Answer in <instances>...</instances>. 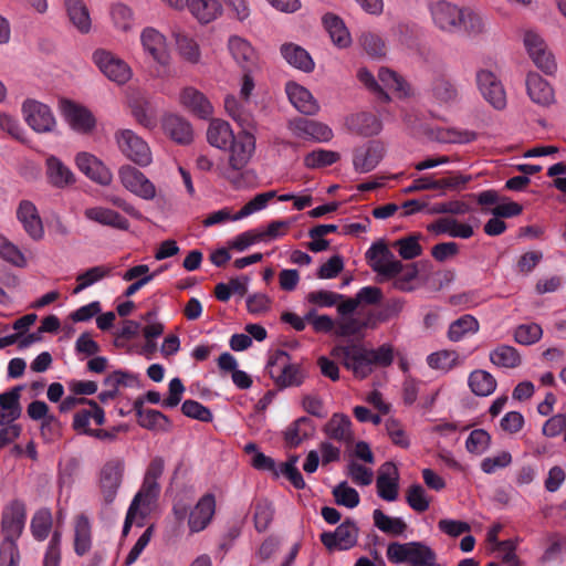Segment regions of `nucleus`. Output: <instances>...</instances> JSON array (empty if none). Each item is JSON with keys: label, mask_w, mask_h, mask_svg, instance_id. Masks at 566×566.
I'll return each instance as SVG.
<instances>
[{"label": "nucleus", "mask_w": 566, "mask_h": 566, "mask_svg": "<svg viewBox=\"0 0 566 566\" xmlns=\"http://www.w3.org/2000/svg\"><path fill=\"white\" fill-rule=\"evenodd\" d=\"M366 258L373 271L380 276V281L395 279L394 287L402 292L415 289L413 281L418 276L417 265H403L384 243L371 244L366 252Z\"/></svg>", "instance_id": "1"}, {"label": "nucleus", "mask_w": 566, "mask_h": 566, "mask_svg": "<svg viewBox=\"0 0 566 566\" xmlns=\"http://www.w3.org/2000/svg\"><path fill=\"white\" fill-rule=\"evenodd\" d=\"M332 355L342 358L344 366L360 379L369 376L375 367H387L394 361V349L388 344L376 349L356 344L337 346L332 350Z\"/></svg>", "instance_id": "2"}, {"label": "nucleus", "mask_w": 566, "mask_h": 566, "mask_svg": "<svg viewBox=\"0 0 566 566\" xmlns=\"http://www.w3.org/2000/svg\"><path fill=\"white\" fill-rule=\"evenodd\" d=\"M358 80L371 92L388 102L389 95L386 91L397 93L399 97H407L411 94L409 84L395 71L380 67L378 71V80L367 69L361 67L357 72Z\"/></svg>", "instance_id": "3"}, {"label": "nucleus", "mask_w": 566, "mask_h": 566, "mask_svg": "<svg viewBox=\"0 0 566 566\" xmlns=\"http://www.w3.org/2000/svg\"><path fill=\"white\" fill-rule=\"evenodd\" d=\"M386 555L396 565L406 563L410 566H438L433 549L421 542L390 543Z\"/></svg>", "instance_id": "4"}, {"label": "nucleus", "mask_w": 566, "mask_h": 566, "mask_svg": "<svg viewBox=\"0 0 566 566\" xmlns=\"http://www.w3.org/2000/svg\"><path fill=\"white\" fill-rule=\"evenodd\" d=\"M462 6L448 0L429 2L428 10L433 25L446 34H459Z\"/></svg>", "instance_id": "5"}, {"label": "nucleus", "mask_w": 566, "mask_h": 566, "mask_svg": "<svg viewBox=\"0 0 566 566\" xmlns=\"http://www.w3.org/2000/svg\"><path fill=\"white\" fill-rule=\"evenodd\" d=\"M115 140L120 153L140 167H147L153 161L148 144L132 129H119L115 133Z\"/></svg>", "instance_id": "6"}, {"label": "nucleus", "mask_w": 566, "mask_h": 566, "mask_svg": "<svg viewBox=\"0 0 566 566\" xmlns=\"http://www.w3.org/2000/svg\"><path fill=\"white\" fill-rule=\"evenodd\" d=\"M125 473V461L114 458L106 461L99 470L98 488L104 504L111 505L116 500Z\"/></svg>", "instance_id": "7"}, {"label": "nucleus", "mask_w": 566, "mask_h": 566, "mask_svg": "<svg viewBox=\"0 0 566 566\" xmlns=\"http://www.w3.org/2000/svg\"><path fill=\"white\" fill-rule=\"evenodd\" d=\"M271 378L282 387L300 386L303 374L296 364L291 363L290 355L284 350L274 352L268 363Z\"/></svg>", "instance_id": "8"}, {"label": "nucleus", "mask_w": 566, "mask_h": 566, "mask_svg": "<svg viewBox=\"0 0 566 566\" xmlns=\"http://www.w3.org/2000/svg\"><path fill=\"white\" fill-rule=\"evenodd\" d=\"M92 60L104 76L118 85H124L132 78L130 66L108 50H95Z\"/></svg>", "instance_id": "9"}, {"label": "nucleus", "mask_w": 566, "mask_h": 566, "mask_svg": "<svg viewBox=\"0 0 566 566\" xmlns=\"http://www.w3.org/2000/svg\"><path fill=\"white\" fill-rule=\"evenodd\" d=\"M524 46L534 64L547 75H553L557 70V63L553 53L548 50L544 39L535 31L527 30L524 33Z\"/></svg>", "instance_id": "10"}, {"label": "nucleus", "mask_w": 566, "mask_h": 566, "mask_svg": "<svg viewBox=\"0 0 566 566\" xmlns=\"http://www.w3.org/2000/svg\"><path fill=\"white\" fill-rule=\"evenodd\" d=\"M140 44L145 55L149 56L160 66H166L170 61L167 38L154 27H146L140 32Z\"/></svg>", "instance_id": "11"}, {"label": "nucleus", "mask_w": 566, "mask_h": 566, "mask_svg": "<svg viewBox=\"0 0 566 566\" xmlns=\"http://www.w3.org/2000/svg\"><path fill=\"white\" fill-rule=\"evenodd\" d=\"M359 528L355 521L347 518L334 532L321 534V542L328 551H348L358 541Z\"/></svg>", "instance_id": "12"}, {"label": "nucleus", "mask_w": 566, "mask_h": 566, "mask_svg": "<svg viewBox=\"0 0 566 566\" xmlns=\"http://www.w3.org/2000/svg\"><path fill=\"white\" fill-rule=\"evenodd\" d=\"M27 521L25 505L22 501L14 500L10 502L2 511L1 533L2 541L17 543L21 536Z\"/></svg>", "instance_id": "13"}, {"label": "nucleus", "mask_w": 566, "mask_h": 566, "mask_svg": "<svg viewBox=\"0 0 566 566\" xmlns=\"http://www.w3.org/2000/svg\"><path fill=\"white\" fill-rule=\"evenodd\" d=\"M118 176L122 185L135 196L144 200H153L156 197L155 185L135 167L123 166Z\"/></svg>", "instance_id": "14"}, {"label": "nucleus", "mask_w": 566, "mask_h": 566, "mask_svg": "<svg viewBox=\"0 0 566 566\" xmlns=\"http://www.w3.org/2000/svg\"><path fill=\"white\" fill-rule=\"evenodd\" d=\"M22 112L28 125L36 133H49L55 127L53 113L43 103L28 99L22 105Z\"/></svg>", "instance_id": "15"}, {"label": "nucleus", "mask_w": 566, "mask_h": 566, "mask_svg": "<svg viewBox=\"0 0 566 566\" xmlns=\"http://www.w3.org/2000/svg\"><path fill=\"white\" fill-rule=\"evenodd\" d=\"M289 128L295 137L316 143H328L334 136L328 125L304 117L291 120Z\"/></svg>", "instance_id": "16"}, {"label": "nucleus", "mask_w": 566, "mask_h": 566, "mask_svg": "<svg viewBox=\"0 0 566 566\" xmlns=\"http://www.w3.org/2000/svg\"><path fill=\"white\" fill-rule=\"evenodd\" d=\"M227 49L233 62L242 71H251L258 63V52L252 43L238 34L228 38Z\"/></svg>", "instance_id": "17"}, {"label": "nucleus", "mask_w": 566, "mask_h": 566, "mask_svg": "<svg viewBox=\"0 0 566 566\" xmlns=\"http://www.w3.org/2000/svg\"><path fill=\"white\" fill-rule=\"evenodd\" d=\"M229 166L234 170L243 169L252 158L255 150V138L248 130H243L231 140L228 149Z\"/></svg>", "instance_id": "18"}, {"label": "nucleus", "mask_w": 566, "mask_h": 566, "mask_svg": "<svg viewBox=\"0 0 566 566\" xmlns=\"http://www.w3.org/2000/svg\"><path fill=\"white\" fill-rule=\"evenodd\" d=\"M164 468V459L161 457H155L146 470L140 490L135 495V497L144 501V506L146 509L150 507L158 496L159 484L157 480L161 476Z\"/></svg>", "instance_id": "19"}, {"label": "nucleus", "mask_w": 566, "mask_h": 566, "mask_svg": "<svg viewBox=\"0 0 566 566\" xmlns=\"http://www.w3.org/2000/svg\"><path fill=\"white\" fill-rule=\"evenodd\" d=\"M61 113L72 129L78 133H88L95 127L94 115L83 105L67 99L62 101Z\"/></svg>", "instance_id": "20"}, {"label": "nucleus", "mask_w": 566, "mask_h": 566, "mask_svg": "<svg viewBox=\"0 0 566 566\" xmlns=\"http://www.w3.org/2000/svg\"><path fill=\"white\" fill-rule=\"evenodd\" d=\"M478 87L483 97L496 109L506 105V95L501 81L494 73L481 70L476 74Z\"/></svg>", "instance_id": "21"}, {"label": "nucleus", "mask_w": 566, "mask_h": 566, "mask_svg": "<svg viewBox=\"0 0 566 566\" xmlns=\"http://www.w3.org/2000/svg\"><path fill=\"white\" fill-rule=\"evenodd\" d=\"M75 164L81 172L96 184L108 186L113 180L111 170L102 160L90 153H78L75 157Z\"/></svg>", "instance_id": "22"}, {"label": "nucleus", "mask_w": 566, "mask_h": 566, "mask_svg": "<svg viewBox=\"0 0 566 566\" xmlns=\"http://www.w3.org/2000/svg\"><path fill=\"white\" fill-rule=\"evenodd\" d=\"M17 218L25 233L34 241L44 237V227L36 206L30 200H22L17 208Z\"/></svg>", "instance_id": "23"}, {"label": "nucleus", "mask_w": 566, "mask_h": 566, "mask_svg": "<svg viewBox=\"0 0 566 566\" xmlns=\"http://www.w3.org/2000/svg\"><path fill=\"white\" fill-rule=\"evenodd\" d=\"M384 157V146L370 140L354 151L353 166L356 172L366 174L374 170Z\"/></svg>", "instance_id": "24"}, {"label": "nucleus", "mask_w": 566, "mask_h": 566, "mask_svg": "<svg viewBox=\"0 0 566 566\" xmlns=\"http://www.w3.org/2000/svg\"><path fill=\"white\" fill-rule=\"evenodd\" d=\"M216 512V499L213 494L203 495L191 510L188 526L191 533L203 531L211 522Z\"/></svg>", "instance_id": "25"}, {"label": "nucleus", "mask_w": 566, "mask_h": 566, "mask_svg": "<svg viewBox=\"0 0 566 566\" xmlns=\"http://www.w3.org/2000/svg\"><path fill=\"white\" fill-rule=\"evenodd\" d=\"M285 93L291 104L302 114L315 115L319 111V104L312 93L304 86L287 82Z\"/></svg>", "instance_id": "26"}, {"label": "nucleus", "mask_w": 566, "mask_h": 566, "mask_svg": "<svg viewBox=\"0 0 566 566\" xmlns=\"http://www.w3.org/2000/svg\"><path fill=\"white\" fill-rule=\"evenodd\" d=\"M399 474L391 462L384 463L376 480L377 494L385 501L394 502L398 497Z\"/></svg>", "instance_id": "27"}, {"label": "nucleus", "mask_w": 566, "mask_h": 566, "mask_svg": "<svg viewBox=\"0 0 566 566\" xmlns=\"http://www.w3.org/2000/svg\"><path fill=\"white\" fill-rule=\"evenodd\" d=\"M251 101H243L235 95H228L224 98V108L227 114L237 122L243 130H249L254 126V118L252 116Z\"/></svg>", "instance_id": "28"}, {"label": "nucleus", "mask_w": 566, "mask_h": 566, "mask_svg": "<svg viewBox=\"0 0 566 566\" xmlns=\"http://www.w3.org/2000/svg\"><path fill=\"white\" fill-rule=\"evenodd\" d=\"M90 409H81L74 413L73 417V429L80 433L88 436L90 431L94 429L90 428V423L93 420L96 424L102 426L105 422V412L94 400H87Z\"/></svg>", "instance_id": "29"}, {"label": "nucleus", "mask_w": 566, "mask_h": 566, "mask_svg": "<svg viewBox=\"0 0 566 566\" xmlns=\"http://www.w3.org/2000/svg\"><path fill=\"white\" fill-rule=\"evenodd\" d=\"M179 101L182 106L200 118H208L213 113V106L210 101L193 87L184 88L180 93Z\"/></svg>", "instance_id": "30"}, {"label": "nucleus", "mask_w": 566, "mask_h": 566, "mask_svg": "<svg viewBox=\"0 0 566 566\" xmlns=\"http://www.w3.org/2000/svg\"><path fill=\"white\" fill-rule=\"evenodd\" d=\"M322 22L335 46L338 49L350 46L352 35L340 17L334 13H326L323 15Z\"/></svg>", "instance_id": "31"}, {"label": "nucleus", "mask_w": 566, "mask_h": 566, "mask_svg": "<svg viewBox=\"0 0 566 566\" xmlns=\"http://www.w3.org/2000/svg\"><path fill=\"white\" fill-rule=\"evenodd\" d=\"M428 230L436 234H447L451 238L469 239L473 235V227L461 223L454 218L446 217L436 220L428 226Z\"/></svg>", "instance_id": "32"}, {"label": "nucleus", "mask_w": 566, "mask_h": 566, "mask_svg": "<svg viewBox=\"0 0 566 566\" xmlns=\"http://www.w3.org/2000/svg\"><path fill=\"white\" fill-rule=\"evenodd\" d=\"M526 88L530 98L542 106H548L554 102V91L549 83L537 73H528Z\"/></svg>", "instance_id": "33"}, {"label": "nucleus", "mask_w": 566, "mask_h": 566, "mask_svg": "<svg viewBox=\"0 0 566 566\" xmlns=\"http://www.w3.org/2000/svg\"><path fill=\"white\" fill-rule=\"evenodd\" d=\"M46 177L53 187L60 189L75 182V176L72 170L55 156H50L46 159Z\"/></svg>", "instance_id": "34"}, {"label": "nucleus", "mask_w": 566, "mask_h": 566, "mask_svg": "<svg viewBox=\"0 0 566 566\" xmlns=\"http://www.w3.org/2000/svg\"><path fill=\"white\" fill-rule=\"evenodd\" d=\"M281 55L293 67L305 73H311L315 63L310 53L302 46L294 43H284L281 49Z\"/></svg>", "instance_id": "35"}, {"label": "nucleus", "mask_w": 566, "mask_h": 566, "mask_svg": "<svg viewBox=\"0 0 566 566\" xmlns=\"http://www.w3.org/2000/svg\"><path fill=\"white\" fill-rule=\"evenodd\" d=\"M84 216L90 221L113 227L115 229L127 230L129 228V222L126 218L120 216L118 212L105 207L87 208L84 211Z\"/></svg>", "instance_id": "36"}, {"label": "nucleus", "mask_w": 566, "mask_h": 566, "mask_svg": "<svg viewBox=\"0 0 566 566\" xmlns=\"http://www.w3.org/2000/svg\"><path fill=\"white\" fill-rule=\"evenodd\" d=\"M165 133L178 144H190L193 138L191 125L180 116L168 115L164 118Z\"/></svg>", "instance_id": "37"}, {"label": "nucleus", "mask_w": 566, "mask_h": 566, "mask_svg": "<svg viewBox=\"0 0 566 566\" xmlns=\"http://www.w3.org/2000/svg\"><path fill=\"white\" fill-rule=\"evenodd\" d=\"M234 136L230 124L223 119H212L207 129L208 143L220 150H227Z\"/></svg>", "instance_id": "38"}, {"label": "nucleus", "mask_w": 566, "mask_h": 566, "mask_svg": "<svg viewBox=\"0 0 566 566\" xmlns=\"http://www.w3.org/2000/svg\"><path fill=\"white\" fill-rule=\"evenodd\" d=\"M325 434L339 442H350L354 438L352 421L344 413H334L324 427Z\"/></svg>", "instance_id": "39"}, {"label": "nucleus", "mask_w": 566, "mask_h": 566, "mask_svg": "<svg viewBox=\"0 0 566 566\" xmlns=\"http://www.w3.org/2000/svg\"><path fill=\"white\" fill-rule=\"evenodd\" d=\"M134 409L138 417V423L148 430L167 431L170 427L168 418L160 411L155 409H144L143 401L136 400Z\"/></svg>", "instance_id": "40"}, {"label": "nucleus", "mask_w": 566, "mask_h": 566, "mask_svg": "<svg viewBox=\"0 0 566 566\" xmlns=\"http://www.w3.org/2000/svg\"><path fill=\"white\" fill-rule=\"evenodd\" d=\"M65 10L70 22L81 33L91 30L92 21L88 9L83 0H64Z\"/></svg>", "instance_id": "41"}, {"label": "nucleus", "mask_w": 566, "mask_h": 566, "mask_svg": "<svg viewBox=\"0 0 566 566\" xmlns=\"http://www.w3.org/2000/svg\"><path fill=\"white\" fill-rule=\"evenodd\" d=\"M188 9L201 23H209L222 13L219 0H188Z\"/></svg>", "instance_id": "42"}, {"label": "nucleus", "mask_w": 566, "mask_h": 566, "mask_svg": "<svg viewBox=\"0 0 566 566\" xmlns=\"http://www.w3.org/2000/svg\"><path fill=\"white\" fill-rule=\"evenodd\" d=\"M427 365L437 371L447 374L461 364L459 354L455 350L441 349L429 354L426 358Z\"/></svg>", "instance_id": "43"}, {"label": "nucleus", "mask_w": 566, "mask_h": 566, "mask_svg": "<svg viewBox=\"0 0 566 566\" xmlns=\"http://www.w3.org/2000/svg\"><path fill=\"white\" fill-rule=\"evenodd\" d=\"M490 360L500 368L513 369L522 364L518 350L510 345H500L490 352Z\"/></svg>", "instance_id": "44"}, {"label": "nucleus", "mask_w": 566, "mask_h": 566, "mask_svg": "<svg viewBox=\"0 0 566 566\" xmlns=\"http://www.w3.org/2000/svg\"><path fill=\"white\" fill-rule=\"evenodd\" d=\"M468 384L472 392L480 397L492 395L496 389L495 378L486 370H473L468 379Z\"/></svg>", "instance_id": "45"}, {"label": "nucleus", "mask_w": 566, "mask_h": 566, "mask_svg": "<svg viewBox=\"0 0 566 566\" xmlns=\"http://www.w3.org/2000/svg\"><path fill=\"white\" fill-rule=\"evenodd\" d=\"M478 331V319L470 314H465L449 325L448 338L451 342H460L469 335H474Z\"/></svg>", "instance_id": "46"}, {"label": "nucleus", "mask_w": 566, "mask_h": 566, "mask_svg": "<svg viewBox=\"0 0 566 566\" xmlns=\"http://www.w3.org/2000/svg\"><path fill=\"white\" fill-rule=\"evenodd\" d=\"M373 521L380 532L391 536H400L407 530V524L401 517H391L379 509L374 510Z\"/></svg>", "instance_id": "47"}, {"label": "nucleus", "mask_w": 566, "mask_h": 566, "mask_svg": "<svg viewBox=\"0 0 566 566\" xmlns=\"http://www.w3.org/2000/svg\"><path fill=\"white\" fill-rule=\"evenodd\" d=\"M92 547L91 523L85 515L77 516L74 526V551L77 555L86 554Z\"/></svg>", "instance_id": "48"}, {"label": "nucleus", "mask_w": 566, "mask_h": 566, "mask_svg": "<svg viewBox=\"0 0 566 566\" xmlns=\"http://www.w3.org/2000/svg\"><path fill=\"white\" fill-rule=\"evenodd\" d=\"M460 22V33L479 35L486 31V19L478 11L463 7Z\"/></svg>", "instance_id": "49"}, {"label": "nucleus", "mask_w": 566, "mask_h": 566, "mask_svg": "<svg viewBox=\"0 0 566 566\" xmlns=\"http://www.w3.org/2000/svg\"><path fill=\"white\" fill-rule=\"evenodd\" d=\"M313 421L307 417H300L285 431V441L291 447H297L314 432Z\"/></svg>", "instance_id": "50"}, {"label": "nucleus", "mask_w": 566, "mask_h": 566, "mask_svg": "<svg viewBox=\"0 0 566 566\" xmlns=\"http://www.w3.org/2000/svg\"><path fill=\"white\" fill-rule=\"evenodd\" d=\"M368 327V319H361L356 315L336 318V336H359Z\"/></svg>", "instance_id": "51"}, {"label": "nucleus", "mask_w": 566, "mask_h": 566, "mask_svg": "<svg viewBox=\"0 0 566 566\" xmlns=\"http://www.w3.org/2000/svg\"><path fill=\"white\" fill-rule=\"evenodd\" d=\"M112 273V268L106 265H97L90 268L83 273H80L76 276L77 285L73 290L74 294H78L85 289L92 286L93 284L102 281L103 279L109 276Z\"/></svg>", "instance_id": "52"}, {"label": "nucleus", "mask_w": 566, "mask_h": 566, "mask_svg": "<svg viewBox=\"0 0 566 566\" xmlns=\"http://www.w3.org/2000/svg\"><path fill=\"white\" fill-rule=\"evenodd\" d=\"M174 36L176 48L180 56L189 63H198L200 61L201 53L196 40L181 32H176Z\"/></svg>", "instance_id": "53"}, {"label": "nucleus", "mask_w": 566, "mask_h": 566, "mask_svg": "<svg viewBox=\"0 0 566 566\" xmlns=\"http://www.w3.org/2000/svg\"><path fill=\"white\" fill-rule=\"evenodd\" d=\"M109 14L113 27L117 31L127 33L133 30L134 12L129 7L124 3H115L112 6Z\"/></svg>", "instance_id": "54"}, {"label": "nucleus", "mask_w": 566, "mask_h": 566, "mask_svg": "<svg viewBox=\"0 0 566 566\" xmlns=\"http://www.w3.org/2000/svg\"><path fill=\"white\" fill-rule=\"evenodd\" d=\"M350 126L365 136L377 135L381 130V122L369 113H359L350 118Z\"/></svg>", "instance_id": "55"}, {"label": "nucleus", "mask_w": 566, "mask_h": 566, "mask_svg": "<svg viewBox=\"0 0 566 566\" xmlns=\"http://www.w3.org/2000/svg\"><path fill=\"white\" fill-rule=\"evenodd\" d=\"M431 91L439 103L449 104L458 97L455 85L444 76H438L433 80Z\"/></svg>", "instance_id": "56"}, {"label": "nucleus", "mask_w": 566, "mask_h": 566, "mask_svg": "<svg viewBox=\"0 0 566 566\" xmlns=\"http://www.w3.org/2000/svg\"><path fill=\"white\" fill-rule=\"evenodd\" d=\"M358 43L371 57H381L386 53L385 41L378 33L365 31L359 35Z\"/></svg>", "instance_id": "57"}, {"label": "nucleus", "mask_w": 566, "mask_h": 566, "mask_svg": "<svg viewBox=\"0 0 566 566\" xmlns=\"http://www.w3.org/2000/svg\"><path fill=\"white\" fill-rule=\"evenodd\" d=\"M276 196V191L270 190L266 192L258 193L253 199L245 203L232 218L233 221L244 219L252 213L266 208L268 202Z\"/></svg>", "instance_id": "58"}, {"label": "nucleus", "mask_w": 566, "mask_h": 566, "mask_svg": "<svg viewBox=\"0 0 566 566\" xmlns=\"http://www.w3.org/2000/svg\"><path fill=\"white\" fill-rule=\"evenodd\" d=\"M332 494L336 504L347 509H355L360 502L359 493L346 481H343L334 486Z\"/></svg>", "instance_id": "59"}, {"label": "nucleus", "mask_w": 566, "mask_h": 566, "mask_svg": "<svg viewBox=\"0 0 566 566\" xmlns=\"http://www.w3.org/2000/svg\"><path fill=\"white\" fill-rule=\"evenodd\" d=\"M31 532L35 539L44 541L52 527V514L48 509L39 510L31 520Z\"/></svg>", "instance_id": "60"}, {"label": "nucleus", "mask_w": 566, "mask_h": 566, "mask_svg": "<svg viewBox=\"0 0 566 566\" xmlns=\"http://www.w3.org/2000/svg\"><path fill=\"white\" fill-rule=\"evenodd\" d=\"M339 159V154L328 149H316L304 157V165L311 169L331 166Z\"/></svg>", "instance_id": "61"}, {"label": "nucleus", "mask_w": 566, "mask_h": 566, "mask_svg": "<svg viewBox=\"0 0 566 566\" xmlns=\"http://www.w3.org/2000/svg\"><path fill=\"white\" fill-rule=\"evenodd\" d=\"M514 340L521 345L536 344L543 336V328L536 323L521 324L513 333Z\"/></svg>", "instance_id": "62"}, {"label": "nucleus", "mask_w": 566, "mask_h": 566, "mask_svg": "<svg viewBox=\"0 0 566 566\" xmlns=\"http://www.w3.org/2000/svg\"><path fill=\"white\" fill-rule=\"evenodd\" d=\"M419 239L420 235L417 234L408 235L395 241L392 247L397 249L403 260H412L422 253Z\"/></svg>", "instance_id": "63"}, {"label": "nucleus", "mask_w": 566, "mask_h": 566, "mask_svg": "<svg viewBox=\"0 0 566 566\" xmlns=\"http://www.w3.org/2000/svg\"><path fill=\"white\" fill-rule=\"evenodd\" d=\"M346 474L359 486L371 484L374 472L370 468L364 467L355 460H350L346 465Z\"/></svg>", "instance_id": "64"}]
</instances>
